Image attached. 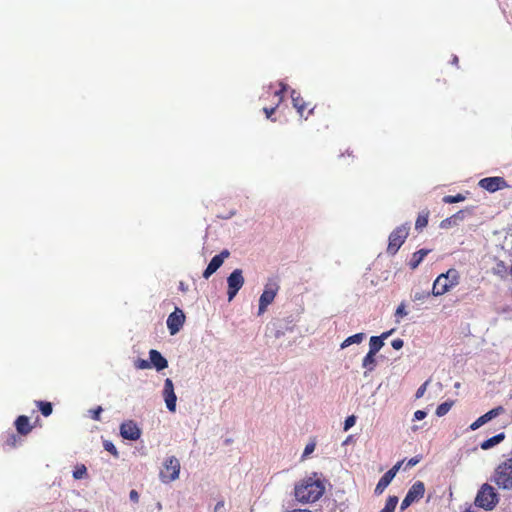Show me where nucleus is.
I'll use <instances>...</instances> for the list:
<instances>
[{
  "instance_id": "nucleus-18",
  "label": "nucleus",
  "mask_w": 512,
  "mask_h": 512,
  "mask_svg": "<svg viewBox=\"0 0 512 512\" xmlns=\"http://www.w3.org/2000/svg\"><path fill=\"white\" fill-rule=\"evenodd\" d=\"M279 87H280L279 90L274 91V97L277 99L275 106L270 107V108H268V107L263 108V112L265 113V115L268 119L271 118L272 114H274L277 107L279 106V104L282 102V100L284 98V93L287 89V86L283 82H279Z\"/></svg>"
},
{
  "instance_id": "nucleus-43",
  "label": "nucleus",
  "mask_w": 512,
  "mask_h": 512,
  "mask_svg": "<svg viewBox=\"0 0 512 512\" xmlns=\"http://www.w3.org/2000/svg\"><path fill=\"white\" fill-rule=\"evenodd\" d=\"M130 500L134 503H138L139 501V494L136 490H131L129 493Z\"/></svg>"
},
{
  "instance_id": "nucleus-39",
  "label": "nucleus",
  "mask_w": 512,
  "mask_h": 512,
  "mask_svg": "<svg viewBox=\"0 0 512 512\" xmlns=\"http://www.w3.org/2000/svg\"><path fill=\"white\" fill-rule=\"evenodd\" d=\"M427 385H428V381H426L425 383H423L416 391V398H421L425 391H426V388H427Z\"/></svg>"
},
{
  "instance_id": "nucleus-6",
  "label": "nucleus",
  "mask_w": 512,
  "mask_h": 512,
  "mask_svg": "<svg viewBox=\"0 0 512 512\" xmlns=\"http://www.w3.org/2000/svg\"><path fill=\"white\" fill-rule=\"evenodd\" d=\"M279 289L280 286L275 279L268 280L259 298L258 315L263 314L267 310V307L274 301Z\"/></svg>"
},
{
  "instance_id": "nucleus-31",
  "label": "nucleus",
  "mask_w": 512,
  "mask_h": 512,
  "mask_svg": "<svg viewBox=\"0 0 512 512\" xmlns=\"http://www.w3.org/2000/svg\"><path fill=\"white\" fill-rule=\"evenodd\" d=\"M465 200V196L462 195V194H457V195H447L443 198V202L444 203H458V202H461V201H464Z\"/></svg>"
},
{
  "instance_id": "nucleus-3",
  "label": "nucleus",
  "mask_w": 512,
  "mask_h": 512,
  "mask_svg": "<svg viewBox=\"0 0 512 512\" xmlns=\"http://www.w3.org/2000/svg\"><path fill=\"white\" fill-rule=\"evenodd\" d=\"M499 502V495L488 483L483 484L475 497V505L485 510H492Z\"/></svg>"
},
{
  "instance_id": "nucleus-22",
  "label": "nucleus",
  "mask_w": 512,
  "mask_h": 512,
  "mask_svg": "<svg viewBox=\"0 0 512 512\" xmlns=\"http://www.w3.org/2000/svg\"><path fill=\"white\" fill-rule=\"evenodd\" d=\"M431 250L429 249H420L413 253L410 261H409V267L414 270L416 269L420 263L423 261V259L430 253Z\"/></svg>"
},
{
  "instance_id": "nucleus-44",
  "label": "nucleus",
  "mask_w": 512,
  "mask_h": 512,
  "mask_svg": "<svg viewBox=\"0 0 512 512\" xmlns=\"http://www.w3.org/2000/svg\"><path fill=\"white\" fill-rule=\"evenodd\" d=\"M426 417V412L423 411V410H417L415 413H414V419L415 420H422Z\"/></svg>"
},
{
  "instance_id": "nucleus-19",
  "label": "nucleus",
  "mask_w": 512,
  "mask_h": 512,
  "mask_svg": "<svg viewBox=\"0 0 512 512\" xmlns=\"http://www.w3.org/2000/svg\"><path fill=\"white\" fill-rule=\"evenodd\" d=\"M151 367H155L158 371H161L168 366V361L161 355V353L155 349L149 351Z\"/></svg>"
},
{
  "instance_id": "nucleus-24",
  "label": "nucleus",
  "mask_w": 512,
  "mask_h": 512,
  "mask_svg": "<svg viewBox=\"0 0 512 512\" xmlns=\"http://www.w3.org/2000/svg\"><path fill=\"white\" fill-rule=\"evenodd\" d=\"M429 214H430V212L428 209H424L418 214L416 222H415L416 230L421 231L423 228H425L427 226Z\"/></svg>"
},
{
  "instance_id": "nucleus-46",
  "label": "nucleus",
  "mask_w": 512,
  "mask_h": 512,
  "mask_svg": "<svg viewBox=\"0 0 512 512\" xmlns=\"http://www.w3.org/2000/svg\"><path fill=\"white\" fill-rule=\"evenodd\" d=\"M345 155H347L349 157H352V158L355 157L353 151L350 150V149H347L344 153L341 154L342 157L345 156Z\"/></svg>"
},
{
  "instance_id": "nucleus-42",
  "label": "nucleus",
  "mask_w": 512,
  "mask_h": 512,
  "mask_svg": "<svg viewBox=\"0 0 512 512\" xmlns=\"http://www.w3.org/2000/svg\"><path fill=\"white\" fill-rule=\"evenodd\" d=\"M403 340L402 339H394L391 343L392 347L395 349V350H399L403 347Z\"/></svg>"
},
{
  "instance_id": "nucleus-37",
  "label": "nucleus",
  "mask_w": 512,
  "mask_h": 512,
  "mask_svg": "<svg viewBox=\"0 0 512 512\" xmlns=\"http://www.w3.org/2000/svg\"><path fill=\"white\" fill-rule=\"evenodd\" d=\"M135 366H136V368H138V369H148V368H151V363H150V361H148V360L138 359V360L135 362Z\"/></svg>"
},
{
  "instance_id": "nucleus-10",
  "label": "nucleus",
  "mask_w": 512,
  "mask_h": 512,
  "mask_svg": "<svg viewBox=\"0 0 512 512\" xmlns=\"http://www.w3.org/2000/svg\"><path fill=\"white\" fill-rule=\"evenodd\" d=\"M185 322V315L183 311L179 308H176L174 312H172L167 319V327L171 335H175L180 331L183 324Z\"/></svg>"
},
{
  "instance_id": "nucleus-16",
  "label": "nucleus",
  "mask_w": 512,
  "mask_h": 512,
  "mask_svg": "<svg viewBox=\"0 0 512 512\" xmlns=\"http://www.w3.org/2000/svg\"><path fill=\"white\" fill-rule=\"evenodd\" d=\"M502 412H503V407L502 406H498L496 408L491 409L490 411H488L487 413H485L484 415H482L478 419H476L470 425V429L471 430H476V429L480 428L482 425H484L485 423L489 422L493 418L497 417Z\"/></svg>"
},
{
  "instance_id": "nucleus-41",
  "label": "nucleus",
  "mask_w": 512,
  "mask_h": 512,
  "mask_svg": "<svg viewBox=\"0 0 512 512\" xmlns=\"http://www.w3.org/2000/svg\"><path fill=\"white\" fill-rule=\"evenodd\" d=\"M405 315H407V312H406V310H405V305H404L403 303H401V304L397 307V309H396L395 316H397V317H398V316L403 317V316H405Z\"/></svg>"
},
{
  "instance_id": "nucleus-2",
  "label": "nucleus",
  "mask_w": 512,
  "mask_h": 512,
  "mask_svg": "<svg viewBox=\"0 0 512 512\" xmlns=\"http://www.w3.org/2000/svg\"><path fill=\"white\" fill-rule=\"evenodd\" d=\"M460 282V274L455 268L449 269L446 273L440 274L433 283L432 294L441 296L457 286Z\"/></svg>"
},
{
  "instance_id": "nucleus-7",
  "label": "nucleus",
  "mask_w": 512,
  "mask_h": 512,
  "mask_svg": "<svg viewBox=\"0 0 512 512\" xmlns=\"http://www.w3.org/2000/svg\"><path fill=\"white\" fill-rule=\"evenodd\" d=\"M180 462L175 456L168 457L160 470L159 478L163 483H170L178 479L180 474Z\"/></svg>"
},
{
  "instance_id": "nucleus-33",
  "label": "nucleus",
  "mask_w": 512,
  "mask_h": 512,
  "mask_svg": "<svg viewBox=\"0 0 512 512\" xmlns=\"http://www.w3.org/2000/svg\"><path fill=\"white\" fill-rule=\"evenodd\" d=\"M87 469L85 465L77 466L76 469L73 472V477L75 479H82L84 475H86Z\"/></svg>"
},
{
  "instance_id": "nucleus-1",
  "label": "nucleus",
  "mask_w": 512,
  "mask_h": 512,
  "mask_svg": "<svg viewBox=\"0 0 512 512\" xmlns=\"http://www.w3.org/2000/svg\"><path fill=\"white\" fill-rule=\"evenodd\" d=\"M324 491L323 481L314 473L313 476L304 478L295 485L294 495L299 502L313 503L320 499Z\"/></svg>"
},
{
  "instance_id": "nucleus-45",
  "label": "nucleus",
  "mask_w": 512,
  "mask_h": 512,
  "mask_svg": "<svg viewBox=\"0 0 512 512\" xmlns=\"http://www.w3.org/2000/svg\"><path fill=\"white\" fill-rule=\"evenodd\" d=\"M419 461H420L419 458L413 457V458L409 459L407 465L412 467V466H415Z\"/></svg>"
},
{
  "instance_id": "nucleus-25",
  "label": "nucleus",
  "mask_w": 512,
  "mask_h": 512,
  "mask_svg": "<svg viewBox=\"0 0 512 512\" xmlns=\"http://www.w3.org/2000/svg\"><path fill=\"white\" fill-rule=\"evenodd\" d=\"M21 442V439L15 433H7L4 436L3 445L8 448H15Z\"/></svg>"
},
{
  "instance_id": "nucleus-17",
  "label": "nucleus",
  "mask_w": 512,
  "mask_h": 512,
  "mask_svg": "<svg viewBox=\"0 0 512 512\" xmlns=\"http://www.w3.org/2000/svg\"><path fill=\"white\" fill-rule=\"evenodd\" d=\"M14 426L16 431L21 436H27L33 429V426L30 424L29 418L25 415H20L16 418L14 422Z\"/></svg>"
},
{
  "instance_id": "nucleus-8",
  "label": "nucleus",
  "mask_w": 512,
  "mask_h": 512,
  "mask_svg": "<svg viewBox=\"0 0 512 512\" xmlns=\"http://www.w3.org/2000/svg\"><path fill=\"white\" fill-rule=\"evenodd\" d=\"M243 271L241 269H235L227 278V295L228 300L231 301L239 292L244 285Z\"/></svg>"
},
{
  "instance_id": "nucleus-30",
  "label": "nucleus",
  "mask_w": 512,
  "mask_h": 512,
  "mask_svg": "<svg viewBox=\"0 0 512 512\" xmlns=\"http://www.w3.org/2000/svg\"><path fill=\"white\" fill-rule=\"evenodd\" d=\"M451 407H452L451 402H444V403L440 404L436 409V415L439 417L444 416L445 414H447L449 412Z\"/></svg>"
},
{
  "instance_id": "nucleus-32",
  "label": "nucleus",
  "mask_w": 512,
  "mask_h": 512,
  "mask_svg": "<svg viewBox=\"0 0 512 512\" xmlns=\"http://www.w3.org/2000/svg\"><path fill=\"white\" fill-rule=\"evenodd\" d=\"M507 272V267L502 260H499L495 267H493V273L495 275L503 276Z\"/></svg>"
},
{
  "instance_id": "nucleus-34",
  "label": "nucleus",
  "mask_w": 512,
  "mask_h": 512,
  "mask_svg": "<svg viewBox=\"0 0 512 512\" xmlns=\"http://www.w3.org/2000/svg\"><path fill=\"white\" fill-rule=\"evenodd\" d=\"M315 447H316V443L315 442H310L306 445L305 449H304V452L302 454V458L305 459L306 457H308L311 453L314 452L315 450Z\"/></svg>"
},
{
  "instance_id": "nucleus-4",
  "label": "nucleus",
  "mask_w": 512,
  "mask_h": 512,
  "mask_svg": "<svg viewBox=\"0 0 512 512\" xmlns=\"http://www.w3.org/2000/svg\"><path fill=\"white\" fill-rule=\"evenodd\" d=\"M492 480L501 489L512 488V458L506 459L496 467Z\"/></svg>"
},
{
  "instance_id": "nucleus-26",
  "label": "nucleus",
  "mask_w": 512,
  "mask_h": 512,
  "mask_svg": "<svg viewBox=\"0 0 512 512\" xmlns=\"http://www.w3.org/2000/svg\"><path fill=\"white\" fill-rule=\"evenodd\" d=\"M375 355L376 353L368 351L366 356L363 358L362 366L366 368L368 371H373L376 366Z\"/></svg>"
},
{
  "instance_id": "nucleus-14",
  "label": "nucleus",
  "mask_w": 512,
  "mask_h": 512,
  "mask_svg": "<svg viewBox=\"0 0 512 512\" xmlns=\"http://www.w3.org/2000/svg\"><path fill=\"white\" fill-rule=\"evenodd\" d=\"M120 435L124 439L135 441L140 438L141 431L134 421L128 420L121 424Z\"/></svg>"
},
{
  "instance_id": "nucleus-11",
  "label": "nucleus",
  "mask_w": 512,
  "mask_h": 512,
  "mask_svg": "<svg viewBox=\"0 0 512 512\" xmlns=\"http://www.w3.org/2000/svg\"><path fill=\"white\" fill-rule=\"evenodd\" d=\"M402 462L396 463L391 469H389L379 480L377 483L374 493L376 495H381L386 487L391 483V481L396 476L397 472L401 467Z\"/></svg>"
},
{
  "instance_id": "nucleus-28",
  "label": "nucleus",
  "mask_w": 512,
  "mask_h": 512,
  "mask_svg": "<svg viewBox=\"0 0 512 512\" xmlns=\"http://www.w3.org/2000/svg\"><path fill=\"white\" fill-rule=\"evenodd\" d=\"M398 504V497L397 496H389L386 500L385 506L382 510L379 512H394L396 509V506Z\"/></svg>"
},
{
  "instance_id": "nucleus-40",
  "label": "nucleus",
  "mask_w": 512,
  "mask_h": 512,
  "mask_svg": "<svg viewBox=\"0 0 512 512\" xmlns=\"http://www.w3.org/2000/svg\"><path fill=\"white\" fill-rule=\"evenodd\" d=\"M414 502L406 495L405 498L401 502V510L407 509L410 505H412Z\"/></svg>"
},
{
  "instance_id": "nucleus-12",
  "label": "nucleus",
  "mask_w": 512,
  "mask_h": 512,
  "mask_svg": "<svg viewBox=\"0 0 512 512\" xmlns=\"http://www.w3.org/2000/svg\"><path fill=\"white\" fill-rule=\"evenodd\" d=\"M229 256L230 252L227 249H224L218 255H215L209 262L207 268L204 270L203 277L208 279L222 266L224 260Z\"/></svg>"
},
{
  "instance_id": "nucleus-21",
  "label": "nucleus",
  "mask_w": 512,
  "mask_h": 512,
  "mask_svg": "<svg viewBox=\"0 0 512 512\" xmlns=\"http://www.w3.org/2000/svg\"><path fill=\"white\" fill-rule=\"evenodd\" d=\"M390 332H385L381 336H372L369 341V351L376 353L384 346V339L388 337Z\"/></svg>"
},
{
  "instance_id": "nucleus-27",
  "label": "nucleus",
  "mask_w": 512,
  "mask_h": 512,
  "mask_svg": "<svg viewBox=\"0 0 512 512\" xmlns=\"http://www.w3.org/2000/svg\"><path fill=\"white\" fill-rule=\"evenodd\" d=\"M364 337H365L364 333H357L352 336H349L342 342L341 348H346L354 343L359 344L363 341Z\"/></svg>"
},
{
  "instance_id": "nucleus-35",
  "label": "nucleus",
  "mask_w": 512,
  "mask_h": 512,
  "mask_svg": "<svg viewBox=\"0 0 512 512\" xmlns=\"http://www.w3.org/2000/svg\"><path fill=\"white\" fill-rule=\"evenodd\" d=\"M356 417L354 415L348 416L344 422V431H348L352 426L355 425Z\"/></svg>"
},
{
  "instance_id": "nucleus-15",
  "label": "nucleus",
  "mask_w": 512,
  "mask_h": 512,
  "mask_svg": "<svg viewBox=\"0 0 512 512\" xmlns=\"http://www.w3.org/2000/svg\"><path fill=\"white\" fill-rule=\"evenodd\" d=\"M291 98L294 108L297 110L300 117H304L305 119L308 118V115L313 113L314 108H310L307 115L304 116L305 110H307L310 106L309 103H307L303 97L297 93L295 90H292L291 92Z\"/></svg>"
},
{
  "instance_id": "nucleus-23",
  "label": "nucleus",
  "mask_w": 512,
  "mask_h": 512,
  "mask_svg": "<svg viewBox=\"0 0 512 512\" xmlns=\"http://www.w3.org/2000/svg\"><path fill=\"white\" fill-rule=\"evenodd\" d=\"M505 438V434L504 433H499L485 441H483L481 444H480V447L483 449V450H488L492 447H494L495 445L499 444L500 442H502Z\"/></svg>"
},
{
  "instance_id": "nucleus-13",
  "label": "nucleus",
  "mask_w": 512,
  "mask_h": 512,
  "mask_svg": "<svg viewBox=\"0 0 512 512\" xmlns=\"http://www.w3.org/2000/svg\"><path fill=\"white\" fill-rule=\"evenodd\" d=\"M163 396L168 410L170 412H175L177 397L174 392L173 382L170 378H167L164 382Z\"/></svg>"
},
{
  "instance_id": "nucleus-20",
  "label": "nucleus",
  "mask_w": 512,
  "mask_h": 512,
  "mask_svg": "<svg viewBox=\"0 0 512 512\" xmlns=\"http://www.w3.org/2000/svg\"><path fill=\"white\" fill-rule=\"evenodd\" d=\"M425 493V485L422 481H416L408 490L407 496L413 501L416 502L424 496Z\"/></svg>"
},
{
  "instance_id": "nucleus-5",
  "label": "nucleus",
  "mask_w": 512,
  "mask_h": 512,
  "mask_svg": "<svg viewBox=\"0 0 512 512\" xmlns=\"http://www.w3.org/2000/svg\"><path fill=\"white\" fill-rule=\"evenodd\" d=\"M410 231L408 223L396 227L389 235L387 253L389 255H395L400 247L404 244Z\"/></svg>"
},
{
  "instance_id": "nucleus-29",
  "label": "nucleus",
  "mask_w": 512,
  "mask_h": 512,
  "mask_svg": "<svg viewBox=\"0 0 512 512\" xmlns=\"http://www.w3.org/2000/svg\"><path fill=\"white\" fill-rule=\"evenodd\" d=\"M36 405L38 406L39 410L41 411L42 415L45 417H48L52 414L53 407L50 402L46 401H37Z\"/></svg>"
},
{
  "instance_id": "nucleus-48",
  "label": "nucleus",
  "mask_w": 512,
  "mask_h": 512,
  "mask_svg": "<svg viewBox=\"0 0 512 512\" xmlns=\"http://www.w3.org/2000/svg\"><path fill=\"white\" fill-rule=\"evenodd\" d=\"M458 61V58L455 57L454 60H453V63H456Z\"/></svg>"
},
{
  "instance_id": "nucleus-36",
  "label": "nucleus",
  "mask_w": 512,
  "mask_h": 512,
  "mask_svg": "<svg viewBox=\"0 0 512 512\" xmlns=\"http://www.w3.org/2000/svg\"><path fill=\"white\" fill-rule=\"evenodd\" d=\"M104 448H105L106 451L110 452L112 455L118 456V451H117L115 445L112 442L105 441L104 442Z\"/></svg>"
},
{
  "instance_id": "nucleus-9",
  "label": "nucleus",
  "mask_w": 512,
  "mask_h": 512,
  "mask_svg": "<svg viewBox=\"0 0 512 512\" xmlns=\"http://www.w3.org/2000/svg\"><path fill=\"white\" fill-rule=\"evenodd\" d=\"M478 186L489 193L508 188L507 181L501 176L485 177L479 180Z\"/></svg>"
},
{
  "instance_id": "nucleus-47",
  "label": "nucleus",
  "mask_w": 512,
  "mask_h": 512,
  "mask_svg": "<svg viewBox=\"0 0 512 512\" xmlns=\"http://www.w3.org/2000/svg\"><path fill=\"white\" fill-rule=\"evenodd\" d=\"M458 61V58L455 57L454 60H453V63H456Z\"/></svg>"
},
{
  "instance_id": "nucleus-38",
  "label": "nucleus",
  "mask_w": 512,
  "mask_h": 512,
  "mask_svg": "<svg viewBox=\"0 0 512 512\" xmlns=\"http://www.w3.org/2000/svg\"><path fill=\"white\" fill-rule=\"evenodd\" d=\"M103 411L101 406H98L97 408L90 410L91 418L93 420L99 421L100 420V414Z\"/></svg>"
}]
</instances>
